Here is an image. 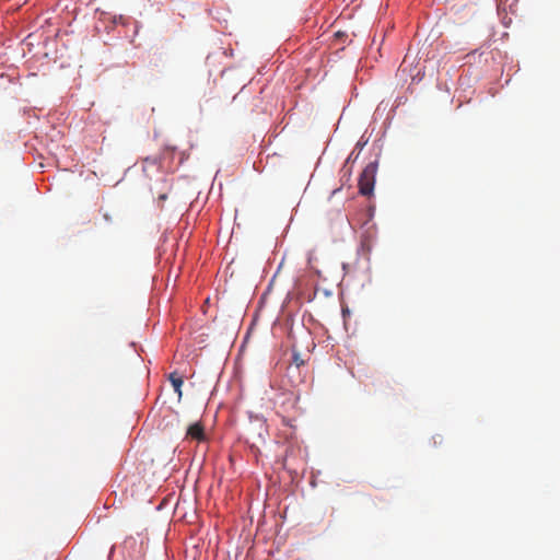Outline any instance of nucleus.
<instances>
[{"label":"nucleus","mask_w":560,"mask_h":560,"mask_svg":"<svg viewBox=\"0 0 560 560\" xmlns=\"http://www.w3.org/2000/svg\"><path fill=\"white\" fill-rule=\"evenodd\" d=\"M334 35L339 36V35H345V34H343V32H341V31H339V30H338V31H336V32L334 33Z\"/></svg>","instance_id":"0eeeda50"},{"label":"nucleus","mask_w":560,"mask_h":560,"mask_svg":"<svg viewBox=\"0 0 560 560\" xmlns=\"http://www.w3.org/2000/svg\"><path fill=\"white\" fill-rule=\"evenodd\" d=\"M293 361H294L296 368L304 364V361L300 358V355L298 353H294Z\"/></svg>","instance_id":"39448f33"},{"label":"nucleus","mask_w":560,"mask_h":560,"mask_svg":"<svg viewBox=\"0 0 560 560\" xmlns=\"http://www.w3.org/2000/svg\"><path fill=\"white\" fill-rule=\"evenodd\" d=\"M187 436L191 438L192 440L197 441H203L205 440V430L201 423H194L188 427L187 429Z\"/></svg>","instance_id":"f03ea898"},{"label":"nucleus","mask_w":560,"mask_h":560,"mask_svg":"<svg viewBox=\"0 0 560 560\" xmlns=\"http://www.w3.org/2000/svg\"><path fill=\"white\" fill-rule=\"evenodd\" d=\"M377 163L370 162L362 171L359 178V190L363 196H370L373 192Z\"/></svg>","instance_id":"f257e3e1"},{"label":"nucleus","mask_w":560,"mask_h":560,"mask_svg":"<svg viewBox=\"0 0 560 560\" xmlns=\"http://www.w3.org/2000/svg\"><path fill=\"white\" fill-rule=\"evenodd\" d=\"M168 380L172 383V386L174 387L175 393L178 395V398L180 399L183 393H182V386L184 384L183 376L179 375L177 372H172L168 375Z\"/></svg>","instance_id":"7ed1b4c3"},{"label":"nucleus","mask_w":560,"mask_h":560,"mask_svg":"<svg viewBox=\"0 0 560 560\" xmlns=\"http://www.w3.org/2000/svg\"><path fill=\"white\" fill-rule=\"evenodd\" d=\"M44 23L47 24V27L44 24H40V30L43 33H54L58 35L59 28L55 26L48 19H44Z\"/></svg>","instance_id":"20e7f679"},{"label":"nucleus","mask_w":560,"mask_h":560,"mask_svg":"<svg viewBox=\"0 0 560 560\" xmlns=\"http://www.w3.org/2000/svg\"><path fill=\"white\" fill-rule=\"evenodd\" d=\"M103 217L106 221H112V218L108 213H104Z\"/></svg>","instance_id":"423d86ee"}]
</instances>
